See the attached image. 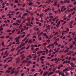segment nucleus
<instances>
[{"label": "nucleus", "mask_w": 76, "mask_h": 76, "mask_svg": "<svg viewBox=\"0 0 76 76\" xmlns=\"http://www.w3.org/2000/svg\"><path fill=\"white\" fill-rule=\"evenodd\" d=\"M14 1L15 2V3H19V1L17 0H15Z\"/></svg>", "instance_id": "34"}, {"label": "nucleus", "mask_w": 76, "mask_h": 76, "mask_svg": "<svg viewBox=\"0 0 76 76\" xmlns=\"http://www.w3.org/2000/svg\"><path fill=\"white\" fill-rule=\"evenodd\" d=\"M19 48H22L21 45H20L18 48H17L16 49V51H17V50H18Z\"/></svg>", "instance_id": "15"}, {"label": "nucleus", "mask_w": 76, "mask_h": 76, "mask_svg": "<svg viewBox=\"0 0 76 76\" xmlns=\"http://www.w3.org/2000/svg\"><path fill=\"white\" fill-rule=\"evenodd\" d=\"M68 19H70L72 17V15L71 14H69L68 15Z\"/></svg>", "instance_id": "22"}, {"label": "nucleus", "mask_w": 76, "mask_h": 76, "mask_svg": "<svg viewBox=\"0 0 76 76\" xmlns=\"http://www.w3.org/2000/svg\"><path fill=\"white\" fill-rule=\"evenodd\" d=\"M16 22L18 23H20L22 22V20H16Z\"/></svg>", "instance_id": "17"}, {"label": "nucleus", "mask_w": 76, "mask_h": 76, "mask_svg": "<svg viewBox=\"0 0 76 76\" xmlns=\"http://www.w3.org/2000/svg\"><path fill=\"white\" fill-rule=\"evenodd\" d=\"M73 47V46L72 45H70V48H72Z\"/></svg>", "instance_id": "54"}, {"label": "nucleus", "mask_w": 76, "mask_h": 76, "mask_svg": "<svg viewBox=\"0 0 76 76\" xmlns=\"http://www.w3.org/2000/svg\"><path fill=\"white\" fill-rule=\"evenodd\" d=\"M19 10V8H17L15 10V11H18V10Z\"/></svg>", "instance_id": "59"}, {"label": "nucleus", "mask_w": 76, "mask_h": 76, "mask_svg": "<svg viewBox=\"0 0 76 76\" xmlns=\"http://www.w3.org/2000/svg\"><path fill=\"white\" fill-rule=\"evenodd\" d=\"M72 40V38H70L69 40V41L70 42V41H71Z\"/></svg>", "instance_id": "62"}, {"label": "nucleus", "mask_w": 76, "mask_h": 76, "mask_svg": "<svg viewBox=\"0 0 76 76\" xmlns=\"http://www.w3.org/2000/svg\"><path fill=\"white\" fill-rule=\"evenodd\" d=\"M65 75L66 76H69L70 75V74L69 72H66Z\"/></svg>", "instance_id": "16"}, {"label": "nucleus", "mask_w": 76, "mask_h": 76, "mask_svg": "<svg viewBox=\"0 0 76 76\" xmlns=\"http://www.w3.org/2000/svg\"><path fill=\"white\" fill-rule=\"evenodd\" d=\"M70 2V0H66V3H67L68 4Z\"/></svg>", "instance_id": "30"}, {"label": "nucleus", "mask_w": 76, "mask_h": 76, "mask_svg": "<svg viewBox=\"0 0 76 76\" xmlns=\"http://www.w3.org/2000/svg\"><path fill=\"white\" fill-rule=\"evenodd\" d=\"M31 18H30V17H28L27 18V20H31Z\"/></svg>", "instance_id": "42"}, {"label": "nucleus", "mask_w": 76, "mask_h": 76, "mask_svg": "<svg viewBox=\"0 0 76 76\" xmlns=\"http://www.w3.org/2000/svg\"><path fill=\"white\" fill-rule=\"evenodd\" d=\"M20 36H18V37H16L15 38V40H18L19 39H20Z\"/></svg>", "instance_id": "10"}, {"label": "nucleus", "mask_w": 76, "mask_h": 76, "mask_svg": "<svg viewBox=\"0 0 76 76\" xmlns=\"http://www.w3.org/2000/svg\"><path fill=\"white\" fill-rule=\"evenodd\" d=\"M43 45L45 46L47 45V43H43Z\"/></svg>", "instance_id": "64"}, {"label": "nucleus", "mask_w": 76, "mask_h": 76, "mask_svg": "<svg viewBox=\"0 0 76 76\" xmlns=\"http://www.w3.org/2000/svg\"><path fill=\"white\" fill-rule=\"evenodd\" d=\"M58 51H59V50H56L55 52H53V54H55L56 53H57V52H58Z\"/></svg>", "instance_id": "19"}, {"label": "nucleus", "mask_w": 76, "mask_h": 76, "mask_svg": "<svg viewBox=\"0 0 76 76\" xmlns=\"http://www.w3.org/2000/svg\"><path fill=\"white\" fill-rule=\"evenodd\" d=\"M72 35H73V36H75V35H76V34H75V32H74L72 33Z\"/></svg>", "instance_id": "39"}, {"label": "nucleus", "mask_w": 76, "mask_h": 76, "mask_svg": "<svg viewBox=\"0 0 76 76\" xmlns=\"http://www.w3.org/2000/svg\"><path fill=\"white\" fill-rule=\"evenodd\" d=\"M11 30H8L7 31V32H11Z\"/></svg>", "instance_id": "47"}, {"label": "nucleus", "mask_w": 76, "mask_h": 76, "mask_svg": "<svg viewBox=\"0 0 76 76\" xmlns=\"http://www.w3.org/2000/svg\"><path fill=\"white\" fill-rule=\"evenodd\" d=\"M27 15H28V14L27 13H25L23 14V16H27Z\"/></svg>", "instance_id": "26"}, {"label": "nucleus", "mask_w": 76, "mask_h": 76, "mask_svg": "<svg viewBox=\"0 0 76 76\" xmlns=\"http://www.w3.org/2000/svg\"><path fill=\"white\" fill-rule=\"evenodd\" d=\"M28 43H29V44H32V40L31 39L29 40Z\"/></svg>", "instance_id": "12"}, {"label": "nucleus", "mask_w": 76, "mask_h": 76, "mask_svg": "<svg viewBox=\"0 0 76 76\" xmlns=\"http://www.w3.org/2000/svg\"><path fill=\"white\" fill-rule=\"evenodd\" d=\"M45 56H41L40 57V58H45Z\"/></svg>", "instance_id": "37"}, {"label": "nucleus", "mask_w": 76, "mask_h": 76, "mask_svg": "<svg viewBox=\"0 0 76 76\" xmlns=\"http://www.w3.org/2000/svg\"><path fill=\"white\" fill-rule=\"evenodd\" d=\"M34 47H33L31 48V50L32 51H33V50H34Z\"/></svg>", "instance_id": "56"}, {"label": "nucleus", "mask_w": 76, "mask_h": 76, "mask_svg": "<svg viewBox=\"0 0 76 76\" xmlns=\"http://www.w3.org/2000/svg\"><path fill=\"white\" fill-rule=\"evenodd\" d=\"M13 26H15V25L16 26H17V25L19 26V24L18 23V22H15L13 23Z\"/></svg>", "instance_id": "2"}, {"label": "nucleus", "mask_w": 76, "mask_h": 76, "mask_svg": "<svg viewBox=\"0 0 76 76\" xmlns=\"http://www.w3.org/2000/svg\"><path fill=\"white\" fill-rule=\"evenodd\" d=\"M28 40L27 39L26 40L25 42L26 44H27V43H28Z\"/></svg>", "instance_id": "57"}, {"label": "nucleus", "mask_w": 76, "mask_h": 76, "mask_svg": "<svg viewBox=\"0 0 76 76\" xmlns=\"http://www.w3.org/2000/svg\"><path fill=\"white\" fill-rule=\"evenodd\" d=\"M47 59L48 60H50V59H51V57H48L47 58Z\"/></svg>", "instance_id": "44"}, {"label": "nucleus", "mask_w": 76, "mask_h": 76, "mask_svg": "<svg viewBox=\"0 0 76 76\" xmlns=\"http://www.w3.org/2000/svg\"><path fill=\"white\" fill-rule=\"evenodd\" d=\"M40 60L41 61H44V59H43L42 58H40Z\"/></svg>", "instance_id": "41"}, {"label": "nucleus", "mask_w": 76, "mask_h": 76, "mask_svg": "<svg viewBox=\"0 0 76 76\" xmlns=\"http://www.w3.org/2000/svg\"><path fill=\"white\" fill-rule=\"evenodd\" d=\"M60 24V21H59L58 23H57V25L58 26H59Z\"/></svg>", "instance_id": "35"}, {"label": "nucleus", "mask_w": 76, "mask_h": 76, "mask_svg": "<svg viewBox=\"0 0 76 76\" xmlns=\"http://www.w3.org/2000/svg\"><path fill=\"white\" fill-rule=\"evenodd\" d=\"M66 23V21H65L62 24V25H64L65 23Z\"/></svg>", "instance_id": "52"}, {"label": "nucleus", "mask_w": 76, "mask_h": 76, "mask_svg": "<svg viewBox=\"0 0 76 76\" xmlns=\"http://www.w3.org/2000/svg\"><path fill=\"white\" fill-rule=\"evenodd\" d=\"M73 4H74V5H76V1H75L73 3Z\"/></svg>", "instance_id": "63"}, {"label": "nucleus", "mask_w": 76, "mask_h": 76, "mask_svg": "<svg viewBox=\"0 0 76 76\" xmlns=\"http://www.w3.org/2000/svg\"><path fill=\"white\" fill-rule=\"evenodd\" d=\"M23 42H21V44L20 45H21V47H23V46H25V45H26V44H25V43H23Z\"/></svg>", "instance_id": "5"}, {"label": "nucleus", "mask_w": 76, "mask_h": 76, "mask_svg": "<svg viewBox=\"0 0 76 76\" xmlns=\"http://www.w3.org/2000/svg\"><path fill=\"white\" fill-rule=\"evenodd\" d=\"M44 49L46 50V52H48V49H46V48H44Z\"/></svg>", "instance_id": "46"}, {"label": "nucleus", "mask_w": 76, "mask_h": 76, "mask_svg": "<svg viewBox=\"0 0 76 76\" xmlns=\"http://www.w3.org/2000/svg\"><path fill=\"white\" fill-rule=\"evenodd\" d=\"M23 27L24 28V30H25V29H26V26H23Z\"/></svg>", "instance_id": "50"}, {"label": "nucleus", "mask_w": 76, "mask_h": 76, "mask_svg": "<svg viewBox=\"0 0 76 76\" xmlns=\"http://www.w3.org/2000/svg\"><path fill=\"white\" fill-rule=\"evenodd\" d=\"M15 42H17V43H16V44H20V42H19V41H18V40H16V41H15Z\"/></svg>", "instance_id": "23"}, {"label": "nucleus", "mask_w": 76, "mask_h": 76, "mask_svg": "<svg viewBox=\"0 0 76 76\" xmlns=\"http://www.w3.org/2000/svg\"><path fill=\"white\" fill-rule=\"evenodd\" d=\"M72 59V57H68V60H71Z\"/></svg>", "instance_id": "49"}, {"label": "nucleus", "mask_w": 76, "mask_h": 76, "mask_svg": "<svg viewBox=\"0 0 76 76\" xmlns=\"http://www.w3.org/2000/svg\"><path fill=\"white\" fill-rule=\"evenodd\" d=\"M67 11L68 12H70V9L69 8H68L67 10Z\"/></svg>", "instance_id": "45"}, {"label": "nucleus", "mask_w": 76, "mask_h": 76, "mask_svg": "<svg viewBox=\"0 0 76 76\" xmlns=\"http://www.w3.org/2000/svg\"><path fill=\"white\" fill-rule=\"evenodd\" d=\"M25 48V47H23L20 50H24Z\"/></svg>", "instance_id": "33"}, {"label": "nucleus", "mask_w": 76, "mask_h": 76, "mask_svg": "<svg viewBox=\"0 0 76 76\" xmlns=\"http://www.w3.org/2000/svg\"><path fill=\"white\" fill-rule=\"evenodd\" d=\"M3 29V26L1 25L0 27V31H2Z\"/></svg>", "instance_id": "14"}, {"label": "nucleus", "mask_w": 76, "mask_h": 76, "mask_svg": "<svg viewBox=\"0 0 76 76\" xmlns=\"http://www.w3.org/2000/svg\"><path fill=\"white\" fill-rule=\"evenodd\" d=\"M54 73V72H49V73L48 74V76H50L51 75H53Z\"/></svg>", "instance_id": "6"}, {"label": "nucleus", "mask_w": 76, "mask_h": 76, "mask_svg": "<svg viewBox=\"0 0 76 76\" xmlns=\"http://www.w3.org/2000/svg\"><path fill=\"white\" fill-rule=\"evenodd\" d=\"M64 7H65V6H63L61 8V11L62 12H63V11H65L67 9L66 8H64Z\"/></svg>", "instance_id": "1"}, {"label": "nucleus", "mask_w": 76, "mask_h": 76, "mask_svg": "<svg viewBox=\"0 0 76 76\" xmlns=\"http://www.w3.org/2000/svg\"><path fill=\"white\" fill-rule=\"evenodd\" d=\"M61 75L62 76H66V75H64V73H62Z\"/></svg>", "instance_id": "51"}, {"label": "nucleus", "mask_w": 76, "mask_h": 76, "mask_svg": "<svg viewBox=\"0 0 76 76\" xmlns=\"http://www.w3.org/2000/svg\"><path fill=\"white\" fill-rule=\"evenodd\" d=\"M53 69V68L52 67H50L49 69V72L51 71Z\"/></svg>", "instance_id": "32"}, {"label": "nucleus", "mask_w": 76, "mask_h": 76, "mask_svg": "<svg viewBox=\"0 0 76 76\" xmlns=\"http://www.w3.org/2000/svg\"><path fill=\"white\" fill-rule=\"evenodd\" d=\"M26 62H27V61H26V60H25L23 61L22 62V63H23H23H26Z\"/></svg>", "instance_id": "11"}, {"label": "nucleus", "mask_w": 76, "mask_h": 76, "mask_svg": "<svg viewBox=\"0 0 76 76\" xmlns=\"http://www.w3.org/2000/svg\"><path fill=\"white\" fill-rule=\"evenodd\" d=\"M48 73V72L47 71L46 72H45L43 74V76H45Z\"/></svg>", "instance_id": "3"}, {"label": "nucleus", "mask_w": 76, "mask_h": 76, "mask_svg": "<svg viewBox=\"0 0 76 76\" xmlns=\"http://www.w3.org/2000/svg\"><path fill=\"white\" fill-rule=\"evenodd\" d=\"M63 72H61L59 71L58 72V74L60 76V75H62V74H63Z\"/></svg>", "instance_id": "18"}, {"label": "nucleus", "mask_w": 76, "mask_h": 76, "mask_svg": "<svg viewBox=\"0 0 76 76\" xmlns=\"http://www.w3.org/2000/svg\"><path fill=\"white\" fill-rule=\"evenodd\" d=\"M21 57H22V58H21V60H23V58H24L25 57V56L24 55V54H22L21 55Z\"/></svg>", "instance_id": "4"}, {"label": "nucleus", "mask_w": 76, "mask_h": 76, "mask_svg": "<svg viewBox=\"0 0 76 76\" xmlns=\"http://www.w3.org/2000/svg\"><path fill=\"white\" fill-rule=\"evenodd\" d=\"M30 47V45H29L26 48V50H28Z\"/></svg>", "instance_id": "31"}, {"label": "nucleus", "mask_w": 76, "mask_h": 76, "mask_svg": "<svg viewBox=\"0 0 76 76\" xmlns=\"http://www.w3.org/2000/svg\"><path fill=\"white\" fill-rule=\"evenodd\" d=\"M4 55H5L6 56H7V55H8V52H7V51H6L4 53Z\"/></svg>", "instance_id": "8"}, {"label": "nucleus", "mask_w": 76, "mask_h": 76, "mask_svg": "<svg viewBox=\"0 0 76 76\" xmlns=\"http://www.w3.org/2000/svg\"><path fill=\"white\" fill-rule=\"evenodd\" d=\"M57 41H56V42H54V44L56 45H57L58 44V43H57Z\"/></svg>", "instance_id": "21"}, {"label": "nucleus", "mask_w": 76, "mask_h": 76, "mask_svg": "<svg viewBox=\"0 0 76 76\" xmlns=\"http://www.w3.org/2000/svg\"><path fill=\"white\" fill-rule=\"evenodd\" d=\"M7 66H8V65H7V64H5L4 66V68H6L7 67Z\"/></svg>", "instance_id": "36"}, {"label": "nucleus", "mask_w": 76, "mask_h": 76, "mask_svg": "<svg viewBox=\"0 0 76 76\" xmlns=\"http://www.w3.org/2000/svg\"><path fill=\"white\" fill-rule=\"evenodd\" d=\"M12 61V58H11L10 59V60H9L7 62V63H10V61Z\"/></svg>", "instance_id": "28"}, {"label": "nucleus", "mask_w": 76, "mask_h": 76, "mask_svg": "<svg viewBox=\"0 0 76 76\" xmlns=\"http://www.w3.org/2000/svg\"><path fill=\"white\" fill-rule=\"evenodd\" d=\"M35 69H33L31 70V71L32 72H35Z\"/></svg>", "instance_id": "60"}, {"label": "nucleus", "mask_w": 76, "mask_h": 76, "mask_svg": "<svg viewBox=\"0 0 76 76\" xmlns=\"http://www.w3.org/2000/svg\"><path fill=\"white\" fill-rule=\"evenodd\" d=\"M44 36L45 37H46V38H48V35H47V34H46V33L44 34Z\"/></svg>", "instance_id": "9"}, {"label": "nucleus", "mask_w": 76, "mask_h": 76, "mask_svg": "<svg viewBox=\"0 0 76 76\" xmlns=\"http://www.w3.org/2000/svg\"><path fill=\"white\" fill-rule=\"evenodd\" d=\"M49 30H50V29L47 28V29H46L45 31L46 32H48V31H49Z\"/></svg>", "instance_id": "38"}, {"label": "nucleus", "mask_w": 76, "mask_h": 76, "mask_svg": "<svg viewBox=\"0 0 76 76\" xmlns=\"http://www.w3.org/2000/svg\"><path fill=\"white\" fill-rule=\"evenodd\" d=\"M43 53V51H38L37 53V54H42V53Z\"/></svg>", "instance_id": "7"}, {"label": "nucleus", "mask_w": 76, "mask_h": 76, "mask_svg": "<svg viewBox=\"0 0 76 76\" xmlns=\"http://www.w3.org/2000/svg\"><path fill=\"white\" fill-rule=\"evenodd\" d=\"M72 60L73 61H75L76 58H73L72 59Z\"/></svg>", "instance_id": "43"}, {"label": "nucleus", "mask_w": 76, "mask_h": 76, "mask_svg": "<svg viewBox=\"0 0 76 76\" xmlns=\"http://www.w3.org/2000/svg\"><path fill=\"white\" fill-rule=\"evenodd\" d=\"M26 75H28L29 74V71H26Z\"/></svg>", "instance_id": "40"}, {"label": "nucleus", "mask_w": 76, "mask_h": 76, "mask_svg": "<svg viewBox=\"0 0 76 76\" xmlns=\"http://www.w3.org/2000/svg\"><path fill=\"white\" fill-rule=\"evenodd\" d=\"M75 8H72V9L74 10H76V6H75L74 7Z\"/></svg>", "instance_id": "55"}, {"label": "nucleus", "mask_w": 76, "mask_h": 76, "mask_svg": "<svg viewBox=\"0 0 76 76\" xmlns=\"http://www.w3.org/2000/svg\"><path fill=\"white\" fill-rule=\"evenodd\" d=\"M22 34H23V35H25V34H26V33H25V32H23L21 34V35H21Z\"/></svg>", "instance_id": "48"}, {"label": "nucleus", "mask_w": 76, "mask_h": 76, "mask_svg": "<svg viewBox=\"0 0 76 76\" xmlns=\"http://www.w3.org/2000/svg\"><path fill=\"white\" fill-rule=\"evenodd\" d=\"M10 70H7V71H6L5 73H10Z\"/></svg>", "instance_id": "27"}, {"label": "nucleus", "mask_w": 76, "mask_h": 76, "mask_svg": "<svg viewBox=\"0 0 76 76\" xmlns=\"http://www.w3.org/2000/svg\"><path fill=\"white\" fill-rule=\"evenodd\" d=\"M15 50V48H12L11 50V52H12V51H14Z\"/></svg>", "instance_id": "25"}, {"label": "nucleus", "mask_w": 76, "mask_h": 76, "mask_svg": "<svg viewBox=\"0 0 76 76\" xmlns=\"http://www.w3.org/2000/svg\"><path fill=\"white\" fill-rule=\"evenodd\" d=\"M2 45L4 47H5V45H4V41H3L2 42Z\"/></svg>", "instance_id": "20"}, {"label": "nucleus", "mask_w": 76, "mask_h": 76, "mask_svg": "<svg viewBox=\"0 0 76 76\" xmlns=\"http://www.w3.org/2000/svg\"><path fill=\"white\" fill-rule=\"evenodd\" d=\"M31 47H35V45H31Z\"/></svg>", "instance_id": "53"}, {"label": "nucleus", "mask_w": 76, "mask_h": 76, "mask_svg": "<svg viewBox=\"0 0 76 76\" xmlns=\"http://www.w3.org/2000/svg\"><path fill=\"white\" fill-rule=\"evenodd\" d=\"M8 59H9L8 58H7V59H5L4 61V63H6V62H7V61L8 60Z\"/></svg>", "instance_id": "24"}, {"label": "nucleus", "mask_w": 76, "mask_h": 76, "mask_svg": "<svg viewBox=\"0 0 76 76\" xmlns=\"http://www.w3.org/2000/svg\"><path fill=\"white\" fill-rule=\"evenodd\" d=\"M70 64L72 67H74V66H75V64H73L72 62Z\"/></svg>", "instance_id": "13"}, {"label": "nucleus", "mask_w": 76, "mask_h": 76, "mask_svg": "<svg viewBox=\"0 0 76 76\" xmlns=\"http://www.w3.org/2000/svg\"><path fill=\"white\" fill-rule=\"evenodd\" d=\"M33 3L32 2H31L30 3H29V6H32Z\"/></svg>", "instance_id": "29"}, {"label": "nucleus", "mask_w": 76, "mask_h": 76, "mask_svg": "<svg viewBox=\"0 0 76 76\" xmlns=\"http://www.w3.org/2000/svg\"><path fill=\"white\" fill-rule=\"evenodd\" d=\"M12 69V67L8 68V70H10L11 69Z\"/></svg>", "instance_id": "58"}, {"label": "nucleus", "mask_w": 76, "mask_h": 76, "mask_svg": "<svg viewBox=\"0 0 76 76\" xmlns=\"http://www.w3.org/2000/svg\"><path fill=\"white\" fill-rule=\"evenodd\" d=\"M25 74L23 73H22L21 74V76H24Z\"/></svg>", "instance_id": "61"}]
</instances>
